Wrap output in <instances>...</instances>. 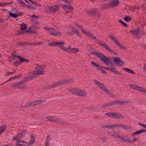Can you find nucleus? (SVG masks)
Segmentation results:
<instances>
[{
  "instance_id": "9",
  "label": "nucleus",
  "mask_w": 146,
  "mask_h": 146,
  "mask_svg": "<svg viewBox=\"0 0 146 146\" xmlns=\"http://www.w3.org/2000/svg\"><path fill=\"white\" fill-rule=\"evenodd\" d=\"M80 29L84 33V34L87 35L88 36L90 37L93 39L95 40L96 39V36H94L93 35L90 33L82 29V28H80Z\"/></svg>"
},
{
  "instance_id": "42",
  "label": "nucleus",
  "mask_w": 146,
  "mask_h": 146,
  "mask_svg": "<svg viewBox=\"0 0 146 146\" xmlns=\"http://www.w3.org/2000/svg\"><path fill=\"white\" fill-rule=\"evenodd\" d=\"M124 19L126 21H130L131 20V18L128 16L125 17Z\"/></svg>"
},
{
  "instance_id": "41",
  "label": "nucleus",
  "mask_w": 146,
  "mask_h": 146,
  "mask_svg": "<svg viewBox=\"0 0 146 146\" xmlns=\"http://www.w3.org/2000/svg\"><path fill=\"white\" fill-rule=\"evenodd\" d=\"M20 62H29V61L27 60L26 58H23L22 57L20 59Z\"/></svg>"
},
{
  "instance_id": "11",
  "label": "nucleus",
  "mask_w": 146,
  "mask_h": 146,
  "mask_svg": "<svg viewBox=\"0 0 146 146\" xmlns=\"http://www.w3.org/2000/svg\"><path fill=\"white\" fill-rule=\"evenodd\" d=\"M59 9V7L57 5H54L48 8V10L52 12L55 13Z\"/></svg>"
},
{
  "instance_id": "8",
  "label": "nucleus",
  "mask_w": 146,
  "mask_h": 146,
  "mask_svg": "<svg viewBox=\"0 0 146 146\" xmlns=\"http://www.w3.org/2000/svg\"><path fill=\"white\" fill-rule=\"evenodd\" d=\"M64 44V42L58 41L56 42H52L51 43L49 44V45L51 46H53L56 45H59L60 48L62 50H64L65 48L63 46V45Z\"/></svg>"
},
{
  "instance_id": "1",
  "label": "nucleus",
  "mask_w": 146,
  "mask_h": 146,
  "mask_svg": "<svg viewBox=\"0 0 146 146\" xmlns=\"http://www.w3.org/2000/svg\"><path fill=\"white\" fill-rule=\"evenodd\" d=\"M92 53L93 54H95L105 64L107 65L111 64V62L110 60L105 56L104 54L99 52H97L96 51H94Z\"/></svg>"
},
{
  "instance_id": "10",
  "label": "nucleus",
  "mask_w": 146,
  "mask_h": 146,
  "mask_svg": "<svg viewBox=\"0 0 146 146\" xmlns=\"http://www.w3.org/2000/svg\"><path fill=\"white\" fill-rule=\"evenodd\" d=\"M100 45L102 46L106 50H108L109 52L111 53H115V52H113V51L110 48V47L109 46L108 44H106L105 43L102 42Z\"/></svg>"
},
{
  "instance_id": "57",
  "label": "nucleus",
  "mask_w": 146,
  "mask_h": 146,
  "mask_svg": "<svg viewBox=\"0 0 146 146\" xmlns=\"http://www.w3.org/2000/svg\"><path fill=\"white\" fill-rule=\"evenodd\" d=\"M108 5L109 8H110L111 7H113L114 6L112 2L109 3L108 4Z\"/></svg>"
},
{
  "instance_id": "58",
  "label": "nucleus",
  "mask_w": 146,
  "mask_h": 146,
  "mask_svg": "<svg viewBox=\"0 0 146 146\" xmlns=\"http://www.w3.org/2000/svg\"><path fill=\"white\" fill-rule=\"evenodd\" d=\"M8 4L7 3H0V6H6Z\"/></svg>"
},
{
  "instance_id": "37",
  "label": "nucleus",
  "mask_w": 146,
  "mask_h": 146,
  "mask_svg": "<svg viewBox=\"0 0 146 146\" xmlns=\"http://www.w3.org/2000/svg\"><path fill=\"white\" fill-rule=\"evenodd\" d=\"M9 14L10 16L14 18H16L18 16L17 14L13 13L11 12H9Z\"/></svg>"
},
{
  "instance_id": "47",
  "label": "nucleus",
  "mask_w": 146,
  "mask_h": 146,
  "mask_svg": "<svg viewBox=\"0 0 146 146\" xmlns=\"http://www.w3.org/2000/svg\"><path fill=\"white\" fill-rule=\"evenodd\" d=\"M25 85L24 84H21L19 83L18 86V88L19 89H22L25 87Z\"/></svg>"
},
{
  "instance_id": "23",
  "label": "nucleus",
  "mask_w": 146,
  "mask_h": 146,
  "mask_svg": "<svg viewBox=\"0 0 146 146\" xmlns=\"http://www.w3.org/2000/svg\"><path fill=\"white\" fill-rule=\"evenodd\" d=\"M94 82L96 85L98 86L100 88L101 87H102L103 85L101 82L96 80H94Z\"/></svg>"
},
{
  "instance_id": "40",
  "label": "nucleus",
  "mask_w": 146,
  "mask_h": 146,
  "mask_svg": "<svg viewBox=\"0 0 146 146\" xmlns=\"http://www.w3.org/2000/svg\"><path fill=\"white\" fill-rule=\"evenodd\" d=\"M100 88L103 90L106 93H107L108 91V89L106 86H104L103 85L102 87H101Z\"/></svg>"
},
{
  "instance_id": "39",
  "label": "nucleus",
  "mask_w": 146,
  "mask_h": 146,
  "mask_svg": "<svg viewBox=\"0 0 146 146\" xmlns=\"http://www.w3.org/2000/svg\"><path fill=\"white\" fill-rule=\"evenodd\" d=\"M34 136L33 135L31 136V140L30 141V143L31 144H33L34 142Z\"/></svg>"
},
{
  "instance_id": "43",
  "label": "nucleus",
  "mask_w": 146,
  "mask_h": 146,
  "mask_svg": "<svg viewBox=\"0 0 146 146\" xmlns=\"http://www.w3.org/2000/svg\"><path fill=\"white\" fill-rule=\"evenodd\" d=\"M25 5H26V6L27 7V8L29 9H32L34 8V6L32 5H29L26 4Z\"/></svg>"
},
{
  "instance_id": "52",
  "label": "nucleus",
  "mask_w": 146,
  "mask_h": 146,
  "mask_svg": "<svg viewBox=\"0 0 146 146\" xmlns=\"http://www.w3.org/2000/svg\"><path fill=\"white\" fill-rule=\"evenodd\" d=\"M26 81L25 80V79L24 78L22 80H21L19 82H18V83L21 84H23Z\"/></svg>"
},
{
  "instance_id": "50",
  "label": "nucleus",
  "mask_w": 146,
  "mask_h": 146,
  "mask_svg": "<svg viewBox=\"0 0 146 146\" xmlns=\"http://www.w3.org/2000/svg\"><path fill=\"white\" fill-rule=\"evenodd\" d=\"M126 139L127 137H126L125 136H122L121 138V140H122L123 142H125L127 141Z\"/></svg>"
},
{
  "instance_id": "30",
  "label": "nucleus",
  "mask_w": 146,
  "mask_h": 146,
  "mask_svg": "<svg viewBox=\"0 0 146 146\" xmlns=\"http://www.w3.org/2000/svg\"><path fill=\"white\" fill-rule=\"evenodd\" d=\"M108 37L114 42L117 40L115 39V38L113 36V34L109 35L108 36Z\"/></svg>"
},
{
  "instance_id": "64",
  "label": "nucleus",
  "mask_w": 146,
  "mask_h": 146,
  "mask_svg": "<svg viewBox=\"0 0 146 146\" xmlns=\"http://www.w3.org/2000/svg\"><path fill=\"white\" fill-rule=\"evenodd\" d=\"M13 74V72H7L6 73V75L8 76L9 75H11Z\"/></svg>"
},
{
  "instance_id": "15",
  "label": "nucleus",
  "mask_w": 146,
  "mask_h": 146,
  "mask_svg": "<svg viewBox=\"0 0 146 146\" xmlns=\"http://www.w3.org/2000/svg\"><path fill=\"white\" fill-rule=\"evenodd\" d=\"M54 123H59L60 124L64 125L66 123V122L63 121L62 120L59 119V120L57 119H55L54 120Z\"/></svg>"
},
{
  "instance_id": "19",
  "label": "nucleus",
  "mask_w": 146,
  "mask_h": 146,
  "mask_svg": "<svg viewBox=\"0 0 146 146\" xmlns=\"http://www.w3.org/2000/svg\"><path fill=\"white\" fill-rule=\"evenodd\" d=\"M133 88L134 90H135L137 91L141 92H143V89L141 87L137 86H133Z\"/></svg>"
},
{
  "instance_id": "44",
  "label": "nucleus",
  "mask_w": 146,
  "mask_h": 146,
  "mask_svg": "<svg viewBox=\"0 0 146 146\" xmlns=\"http://www.w3.org/2000/svg\"><path fill=\"white\" fill-rule=\"evenodd\" d=\"M63 6H64V7H63L64 8H65H65H68V9H72V7L69 5H63Z\"/></svg>"
},
{
  "instance_id": "38",
  "label": "nucleus",
  "mask_w": 146,
  "mask_h": 146,
  "mask_svg": "<svg viewBox=\"0 0 146 146\" xmlns=\"http://www.w3.org/2000/svg\"><path fill=\"white\" fill-rule=\"evenodd\" d=\"M34 104V101H33L31 102H28L25 106V107H28L29 106L31 105Z\"/></svg>"
},
{
  "instance_id": "56",
  "label": "nucleus",
  "mask_w": 146,
  "mask_h": 146,
  "mask_svg": "<svg viewBox=\"0 0 146 146\" xmlns=\"http://www.w3.org/2000/svg\"><path fill=\"white\" fill-rule=\"evenodd\" d=\"M46 119L50 121L51 122H53L54 119H53L51 117H46Z\"/></svg>"
},
{
  "instance_id": "59",
  "label": "nucleus",
  "mask_w": 146,
  "mask_h": 146,
  "mask_svg": "<svg viewBox=\"0 0 146 146\" xmlns=\"http://www.w3.org/2000/svg\"><path fill=\"white\" fill-rule=\"evenodd\" d=\"M138 124L139 125H141L144 128H146V125L145 124H142L141 123H139Z\"/></svg>"
},
{
  "instance_id": "54",
  "label": "nucleus",
  "mask_w": 146,
  "mask_h": 146,
  "mask_svg": "<svg viewBox=\"0 0 146 146\" xmlns=\"http://www.w3.org/2000/svg\"><path fill=\"white\" fill-rule=\"evenodd\" d=\"M119 22L121 23L124 26L126 27H127V25L123 21L121 20L120 19L119 20Z\"/></svg>"
},
{
  "instance_id": "26",
  "label": "nucleus",
  "mask_w": 146,
  "mask_h": 146,
  "mask_svg": "<svg viewBox=\"0 0 146 146\" xmlns=\"http://www.w3.org/2000/svg\"><path fill=\"white\" fill-rule=\"evenodd\" d=\"M68 33V34H76L77 35L79 36V34L78 33V31L77 30H74L73 31H68L67 32Z\"/></svg>"
},
{
  "instance_id": "63",
  "label": "nucleus",
  "mask_w": 146,
  "mask_h": 146,
  "mask_svg": "<svg viewBox=\"0 0 146 146\" xmlns=\"http://www.w3.org/2000/svg\"><path fill=\"white\" fill-rule=\"evenodd\" d=\"M32 17L34 18H36V19H38L39 18V16H36L35 15H32Z\"/></svg>"
},
{
  "instance_id": "25",
  "label": "nucleus",
  "mask_w": 146,
  "mask_h": 146,
  "mask_svg": "<svg viewBox=\"0 0 146 146\" xmlns=\"http://www.w3.org/2000/svg\"><path fill=\"white\" fill-rule=\"evenodd\" d=\"M116 128L117 129H119L120 127H121L125 129L126 127V126L123 124H116Z\"/></svg>"
},
{
  "instance_id": "21",
  "label": "nucleus",
  "mask_w": 146,
  "mask_h": 146,
  "mask_svg": "<svg viewBox=\"0 0 146 146\" xmlns=\"http://www.w3.org/2000/svg\"><path fill=\"white\" fill-rule=\"evenodd\" d=\"M105 106L106 107L107 106H110L114 105L113 101H111L110 102H108L104 104Z\"/></svg>"
},
{
  "instance_id": "13",
  "label": "nucleus",
  "mask_w": 146,
  "mask_h": 146,
  "mask_svg": "<svg viewBox=\"0 0 146 146\" xmlns=\"http://www.w3.org/2000/svg\"><path fill=\"white\" fill-rule=\"evenodd\" d=\"M113 101L114 105L120 104L127 103L128 102L127 100H123L122 99L115 100Z\"/></svg>"
},
{
  "instance_id": "60",
  "label": "nucleus",
  "mask_w": 146,
  "mask_h": 146,
  "mask_svg": "<svg viewBox=\"0 0 146 146\" xmlns=\"http://www.w3.org/2000/svg\"><path fill=\"white\" fill-rule=\"evenodd\" d=\"M113 132H109L108 133V135H109L111 137H112L113 133Z\"/></svg>"
},
{
  "instance_id": "55",
  "label": "nucleus",
  "mask_w": 146,
  "mask_h": 146,
  "mask_svg": "<svg viewBox=\"0 0 146 146\" xmlns=\"http://www.w3.org/2000/svg\"><path fill=\"white\" fill-rule=\"evenodd\" d=\"M49 140L46 141L44 143L45 146H50V144L49 143Z\"/></svg>"
},
{
  "instance_id": "22",
  "label": "nucleus",
  "mask_w": 146,
  "mask_h": 146,
  "mask_svg": "<svg viewBox=\"0 0 146 146\" xmlns=\"http://www.w3.org/2000/svg\"><path fill=\"white\" fill-rule=\"evenodd\" d=\"M122 69L127 72L132 74H135V72L132 70L127 68H123Z\"/></svg>"
},
{
  "instance_id": "32",
  "label": "nucleus",
  "mask_w": 146,
  "mask_h": 146,
  "mask_svg": "<svg viewBox=\"0 0 146 146\" xmlns=\"http://www.w3.org/2000/svg\"><path fill=\"white\" fill-rule=\"evenodd\" d=\"M112 137H114L116 138H120V136L119 135V134L116 132H113Z\"/></svg>"
},
{
  "instance_id": "3",
  "label": "nucleus",
  "mask_w": 146,
  "mask_h": 146,
  "mask_svg": "<svg viewBox=\"0 0 146 146\" xmlns=\"http://www.w3.org/2000/svg\"><path fill=\"white\" fill-rule=\"evenodd\" d=\"M69 90L71 93L75 94L77 96L84 97L86 95V92L84 90L74 88L69 89Z\"/></svg>"
},
{
  "instance_id": "34",
  "label": "nucleus",
  "mask_w": 146,
  "mask_h": 146,
  "mask_svg": "<svg viewBox=\"0 0 146 146\" xmlns=\"http://www.w3.org/2000/svg\"><path fill=\"white\" fill-rule=\"evenodd\" d=\"M17 1L20 5L22 6H24V5H26V4L22 0H17Z\"/></svg>"
},
{
  "instance_id": "24",
  "label": "nucleus",
  "mask_w": 146,
  "mask_h": 146,
  "mask_svg": "<svg viewBox=\"0 0 146 146\" xmlns=\"http://www.w3.org/2000/svg\"><path fill=\"white\" fill-rule=\"evenodd\" d=\"M19 85V83L18 82H15L14 83L11 84L10 85V86L12 87L15 88V89L17 88H18V86Z\"/></svg>"
},
{
  "instance_id": "46",
  "label": "nucleus",
  "mask_w": 146,
  "mask_h": 146,
  "mask_svg": "<svg viewBox=\"0 0 146 146\" xmlns=\"http://www.w3.org/2000/svg\"><path fill=\"white\" fill-rule=\"evenodd\" d=\"M102 9H107L109 8L108 4H105L102 7Z\"/></svg>"
},
{
  "instance_id": "51",
  "label": "nucleus",
  "mask_w": 146,
  "mask_h": 146,
  "mask_svg": "<svg viewBox=\"0 0 146 146\" xmlns=\"http://www.w3.org/2000/svg\"><path fill=\"white\" fill-rule=\"evenodd\" d=\"M16 145L18 146H23V144L21 143L20 141H17L16 142Z\"/></svg>"
},
{
  "instance_id": "20",
  "label": "nucleus",
  "mask_w": 146,
  "mask_h": 146,
  "mask_svg": "<svg viewBox=\"0 0 146 146\" xmlns=\"http://www.w3.org/2000/svg\"><path fill=\"white\" fill-rule=\"evenodd\" d=\"M34 103H35L36 104H35L33 105V106H35L36 105L39 104H40L44 102H45L44 100H34Z\"/></svg>"
},
{
  "instance_id": "7",
  "label": "nucleus",
  "mask_w": 146,
  "mask_h": 146,
  "mask_svg": "<svg viewBox=\"0 0 146 146\" xmlns=\"http://www.w3.org/2000/svg\"><path fill=\"white\" fill-rule=\"evenodd\" d=\"M42 66H39L38 65H37V67L35 69V71L33 73L35 76L36 75L42 74H44V69L42 68Z\"/></svg>"
},
{
  "instance_id": "28",
  "label": "nucleus",
  "mask_w": 146,
  "mask_h": 146,
  "mask_svg": "<svg viewBox=\"0 0 146 146\" xmlns=\"http://www.w3.org/2000/svg\"><path fill=\"white\" fill-rule=\"evenodd\" d=\"M25 31L28 33H35V32L34 31L33 29V27H30L29 28L27 29Z\"/></svg>"
},
{
  "instance_id": "61",
  "label": "nucleus",
  "mask_w": 146,
  "mask_h": 146,
  "mask_svg": "<svg viewBox=\"0 0 146 146\" xmlns=\"http://www.w3.org/2000/svg\"><path fill=\"white\" fill-rule=\"evenodd\" d=\"M114 73H115V74H118L119 75H121L122 74L120 72H118L116 70L115 71V72H114Z\"/></svg>"
},
{
  "instance_id": "49",
  "label": "nucleus",
  "mask_w": 146,
  "mask_h": 146,
  "mask_svg": "<svg viewBox=\"0 0 146 146\" xmlns=\"http://www.w3.org/2000/svg\"><path fill=\"white\" fill-rule=\"evenodd\" d=\"M112 2L113 3L114 6H115L117 4L119 1L118 0H113Z\"/></svg>"
},
{
  "instance_id": "33",
  "label": "nucleus",
  "mask_w": 146,
  "mask_h": 146,
  "mask_svg": "<svg viewBox=\"0 0 146 146\" xmlns=\"http://www.w3.org/2000/svg\"><path fill=\"white\" fill-rule=\"evenodd\" d=\"M5 129V126L2 125L0 126V135Z\"/></svg>"
},
{
  "instance_id": "35",
  "label": "nucleus",
  "mask_w": 146,
  "mask_h": 146,
  "mask_svg": "<svg viewBox=\"0 0 146 146\" xmlns=\"http://www.w3.org/2000/svg\"><path fill=\"white\" fill-rule=\"evenodd\" d=\"M91 64L93 66H94L97 67L98 68H102L100 67V66L99 65L96 64V63L94 62H91Z\"/></svg>"
},
{
  "instance_id": "17",
  "label": "nucleus",
  "mask_w": 146,
  "mask_h": 146,
  "mask_svg": "<svg viewBox=\"0 0 146 146\" xmlns=\"http://www.w3.org/2000/svg\"><path fill=\"white\" fill-rule=\"evenodd\" d=\"M36 77V76H35V75L33 74V73L31 75L28 77H25V80L26 81H29L31 80Z\"/></svg>"
},
{
  "instance_id": "27",
  "label": "nucleus",
  "mask_w": 146,
  "mask_h": 146,
  "mask_svg": "<svg viewBox=\"0 0 146 146\" xmlns=\"http://www.w3.org/2000/svg\"><path fill=\"white\" fill-rule=\"evenodd\" d=\"M21 27V29L22 30H25L27 29V27L26 24L22 23L20 25Z\"/></svg>"
},
{
  "instance_id": "48",
  "label": "nucleus",
  "mask_w": 146,
  "mask_h": 146,
  "mask_svg": "<svg viewBox=\"0 0 146 146\" xmlns=\"http://www.w3.org/2000/svg\"><path fill=\"white\" fill-rule=\"evenodd\" d=\"M32 3L35 5L37 6H40V4L38 3L37 2L35 1H31Z\"/></svg>"
},
{
  "instance_id": "14",
  "label": "nucleus",
  "mask_w": 146,
  "mask_h": 146,
  "mask_svg": "<svg viewBox=\"0 0 146 146\" xmlns=\"http://www.w3.org/2000/svg\"><path fill=\"white\" fill-rule=\"evenodd\" d=\"M112 117L113 118H116L118 119H122L123 118V116L121 114L118 113H115L113 112Z\"/></svg>"
},
{
  "instance_id": "31",
  "label": "nucleus",
  "mask_w": 146,
  "mask_h": 146,
  "mask_svg": "<svg viewBox=\"0 0 146 146\" xmlns=\"http://www.w3.org/2000/svg\"><path fill=\"white\" fill-rule=\"evenodd\" d=\"M115 43L117 46L119 47V48H122L123 49L125 48L124 46L122 45L117 40L115 42Z\"/></svg>"
},
{
  "instance_id": "62",
  "label": "nucleus",
  "mask_w": 146,
  "mask_h": 146,
  "mask_svg": "<svg viewBox=\"0 0 146 146\" xmlns=\"http://www.w3.org/2000/svg\"><path fill=\"white\" fill-rule=\"evenodd\" d=\"M119 62L120 63V66L123 65L124 64V62L123 61V60H121H121H119Z\"/></svg>"
},
{
  "instance_id": "16",
  "label": "nucleus",
  "mask_w": 146,
  "mask_h": 146,
  "mask_svg": "<svg viewBox=\"0 0 146 146\" xmlns=\"http://www.w3.org/2000/svg\"><path fill=\"white\" fill-rule=\"evenodd\" d=\"M23 136V133H20L17 134L16 137H13V139L16 141L20 139H21Z\"/></svg>"
},
{
  "instance_id": "4",
  "label": "nucleus",
  "mask_w": 146,
  "mask_h": 146,
  "mask_svg": "<svg viewBox=\"0 0 146 146\" xmlns=\"http://www.w3.org/2000/svg\"><path fill=\"white\" fill-rule=\"evenodd\" d=\"M130 32L133 33L134 36L138 38L140 36H141L142 35L145 34L144 32L141 30L140 28H138L133 31L130 30Z\"/></svg>"
},
{
  "instance_id": "12",
  "label": "nucleus",
  "mask_w": 146,
  "mask_h": 146,
  "mask_svg": "<svg viewBox=\"0 0 146 146\" xmlns=\"http://www.w3.org/2000/svg\"><path fill=\"white\" fill-rule=\"evenodd\" d=\"M64 50L65 51H68L70 53H75L76 52H78V49L76 48H71L70 47H69L68 48L65 49Z\"/></svg>"
},
{
  "instance_id": "6",
  "label": "nucleus",
  "mask_w": 146,
  "mask_h": 146,
  "mask_svg": "<svg viewBox=\"0 0 146 146\" xmlns=\"http://www.w3.org/2000/svg\"><path fill=\"white\" fill-rule=\"evenodd\" d=\"M99 11V10L98 9H92L91 11L88 10L87 12L90 16L93 17L95 18L96 16H98Z\"/></svg>"
},
{
  "instance_id": "29",
  "label": "nucleus",
  "mask_w": 146,
  "mask_h": 146,
  "mask_svg": "<svg viewBox=\"0 0 146 146\" xmlns=\"http://www.w3.org/2000/svg\"><path fill=\"white\" fill-rule=\"evenodd\" d=\"M121 59L118 57H115L113 59V62L115 64H117L119 63V60Z\"/></svg>"
},
{
  "instance_id": "2",
  "label": "nucleus",
  "mask_w": 146,
  "mask_h": 146,
  "mask_svg": "<svg viewBox=\"0 0 146 146\" xmlns=\"http://www.w3.org/2000/svg\"><path fill=\"white\" fill-rule=\"evenodd\" d=\"M73 82L72 80L70 78L64 79L62 80H60L58 82L52 84L49 88H54L55 86H58L61 84H65L66 83H70Z\"/></svg>"
},
{
  "instance_id": "18",
  "label": "nucleus",
  "mask_w": 146,
  "mask_h": 146,
  "mask_svg": "<svg viewBox=\"0 0 146 146\" xmlns=\"http://www.w3.org/2000/svg\"><path fill=\"white\" fill-rule=\"evenodd\" d=\"M104 127H106L109 129H114L115 128H116V124L114 125H106L104 126Z\"/></svg>"
},
{
  "instance_id": "45",
  "label": "nucleus",
  "mask_w": 146,
  "mask_h": 146,
  "mask_svg": "<svg viewBox=\"0 0 146 146\" xmlns=\"http://www.w3.org/2000/svg\"><path fill=\"white\" fill-rule=\"evenodd\" d=\"M100 139L102 142H103L105 141V140L106 139V138L104 136H102L100 137Z\"/></svg>"
},
{
  "instance_id": "53",
  "label": "nucleus",
  "mask_w": 146,
  "mask_h": 146,
  "mask_svg": "<svg viewBox=\"0 0 146 146\" xmlns=\"http://www.w3.org/2000/svg\"><path fill=\"white\" fill-rule=\"evenodd\" d=\"M113 112L110 113H106L105 114V115L106 116H108L109 117H112V113Z\"/></svg>"
},
{
  "instance_id": "5",
  "label": "nucleus",
  "mask_w": 146,
  "mask_h": 146,
  "mask_svg": "<svg viewBox=\"0 0 146 146\" xmlns=\"http://www.w3.org/2000/svg\"><path fill=\"white\" fill-rule=\"evenodd\" d=\"M46 29L47 31L48 34H50L52 35H53L54 36L60 35L61 34L60 32L54 29L48 28V27H46Z\"/></svg>"
},
{
  "instance_id": "36",
  "label": "nucleus",
  "mask_w": 146,
  "mask_h": 146,
  "mask_svg": "<svg viewBox=\"0 0 146 146\" xmlns=\"http://www.w3.org/2000/svg\"><path fill=\"white\" fill-rule=\"evenodd\" d=\"M142 132L141 130L137 131L136 132H134L133 134H132V136H134L136 135H139Z\"/></svg>"
}]
</instances>
